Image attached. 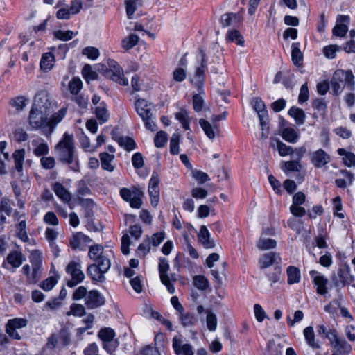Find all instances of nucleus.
Returning <instances> with one entry per match:
<instances>
[{"label":"nucleus","instance_id":"nucleus-1","mask_svg":"<svg viewBox=\"0 0 355 355\" xmlns=\"http://www.w3.org/2000/svg\"><path fill=\"white\" fill-rule=\"evenodd\" d=\"M55 152L61 163L68 165L69 168L75 172L79 171V159L72 135L65 132L55 146Z\"/></svg>","mask_w":355,"mask_h":355},{"label":"nucleus","instance_id":"nucleus-2","mask_svg":"<svg viewBox=\"0 0 355 355\" xmlns=\"http://www.w3.org/2000/svg\"><path fill=\"white\" fill-rule=\"evenodd\" d=\"M64 116V112H55L51 117L47 112H30L28 122L33 129L51 132Z\"/></svg>","mask_w":355,"mask_h":355},{"label":"nucleus","instance_id":"nucleus-3","mask_svg":"<svg viewBox=\"0 0 355 355\" xmlns=\"http://www.w3.org/2000/svg\"><path fill=\"white\" fill-rule=\"evenodd\" d=\"M354 85V76L352 71L338 69L331 79V92L335 96L340 94L345 86L353 89Z\"/></svg>","mask_w":355,"mask_h":355},{"label":"nucleus","instance_id":"nucleus-4","mask_svg":"<svg viewBox=\"0 0 355 355\" xmlns=\"http://www.w3.org/2000/svg\"><path fill=\"white\" fill-rule=\"evenodd\" d=\"M56 107L55 102L46 90L38 91L34 96L33 103L30 111H48Z\"/></svg>","mask_w":355,"mask_h":355},{"label":"nucleus","instance_id":"nucleus-5","mask_svg":"<svg viewBox=\"0 0 355 355\" xmlns=\"http://www.w3.org/2000/svg\"><path fill=\"white\" fill-rule=\"evenodd\" d=\"M120 196L121 198L129 202L130 206L134 209L141 208L143 202V192L136 187L131 188L123 187L119 191Z\"/></svg>","mask_w":355,"mask_h":355},{"label":"nucleus","instance_id":"nucleus-6","mask_svg":"<svg viewBox=\"0 0 355 355\" xmlns=\"http://www.w3.org/2000/svg\"><path fill=\"white\" fill-rule=\"evenodd\" d=\"M108 69L105 72V76L112 80L123 86L128 85V80L125 78L123 69L116 61L112 59H108L107 61Z\"/></svg>","mask_w":355,"mask_h":355},{"label":"nucleus","instance_id":"nucleus-7","mask_svg":"<svg viewBox=\"0 0 355 355\" xmlns=\"http://www.w3.org/2000/svg\"><path fill=\"white\" fill-rule=\"evenodd\" d=\"M172 348L176 355H194L193 347L180 334L173 338Z\"/></svg>","mask_w":355,"mask_h":355},{"label":"nucleus","instance_id":"nucleus-8","mask_svg":"<svg viewBox=\"0 0 355 355\" xmlns=\"http://www.w3.org/2000/svg\"><path fill=\"white\" fill-rule=\"evenodd\" d=\"M66 272L71 277V279L67 282L69 287L76 286L85 279V275L81 270L80 264L76 261H71L66 268Z\"/></svg>","mask_w":355,"mask_h":355},{"label":"nucleus","instance_id":"nucleus-9","mask_svg":"<svg viewBox=\"0 0 355 355\" xmlns=\"http://www.w3.org/2000/svg\"><path fill=\"white\" fill-rule=\"evenodd\" d=\"M331 280L336 287H344L346 284H350L354 281V277L351 275L350 268L344 265L339 268L337 274H334Z\"/></svg>","mask_w":355,"mask_h":355},{"label":"nucleus","instance_id":"nucleus-10","mask_svg":"<svg viewBox=\"0 0 355 355\" xmlns=\"http://www.w3.org/2000/svg\"><path fill=\"white\" fill-rule=\"evenodd\" d=\"M309 275L312 283L315 288V291L318 295H326L328 293L329 279L321 272L312 270L309 271Z\"/></svg>","mask_w":355,"mask_h":355},{"label":"nucleus","instance_id":"nucleus-11","mask_svg":"<svg viewBox=\"0 0 355 355\" xmlns=\"http://www.w3.org/2000/svg\"><path fill=\"white\" fill-rule=\"evenodd\" d=\"M200 54L201 55L200 66L196 68L194 78L191 80L192 83L197 87L200 93L202 90L203 83L205 80V72L207 69V56L203 49H200Z\"/></svg>","mask_w":355,"mask_h":355},{"label":"nucleus","instance_id":"nucleus-12","mask_svg":"<svg viewBox=\"0 0 355 355\" xmlns=\"http://www.w3.org/2000/svg\"><path fill=\"white\" fill-rule=\"evenodd\" d=\"M28 320L25 318H15L8 321L6 325V332L12 339L20 340L21 338L17 329L26 327Z\"/></svg>","mask_w":355,"mask_h":355},{"label":"nucleus","instance_id":"nucleus-13","mask_svg":"<svg viewBox=\"0 0 355 355\" xmlns=\"http://www.w3.org/2000/svg\"><path fill=\"white\" fill-rule=\"evenodd\" d=\"M158 269L162 283L166 286L168 291L171 294L174 293L175 287L171 284L170 277L167 274V272L169 270V264L166 258L160 257L159 259Z\"/></svg>","mask_w":355,"mask_h":355},{"label":"nucleus","instance_id":"nucleus-14","mask_svg":"<svg viewBox=\"0 0 355 355\" xmlns=\"http://www.w3.org/2000/svg\"><path fill=\"white\" fill-rule=\"evenodd\" d=\"M104 296L97 290H91L85 299V304L88 309H94L105 304Z\"/></svg>","mask_w":355,"mask_h":355},{"label":"nucleus","instance_id":"nucleus-15","mask_svg":"<svg viewBox=\"0 0 355 355\" xmlns=\"http://www.w3.org/2000/svg\"><path fill=\"white\" fill-rule=\"evenodd\" d=\"M159 179L157 173L153 172L148 184V193L150 198V203L153 207L158 205L159 199Z\"/></svg>","mask_w":355,"mask_h":355},{"label":"nucleus","instance_id":"nucleus-16","mask_svg":"<svg viewBox=\"0 0 355 355\" xmlns=\"http://www.w3.org/2000/svg\"><path fill=\"white\" fill-rule=\"evenodd\" d=\"M90 242H92V239L88 236L78 232L72 235L69 241V245L73 250H84Z\"/></svg>","mask_w":355,"mask_h":355},{"label":"nucleus","instance_id":"nucleus-17","mask_svg":"<svg viewBox=\"0 0 355 355\" xmlns=\"http://www.w3.org/2000/svg\"><path fill=\"white\" fill-rule=\"evenodd\" d=\"M349 22V17L347 15H339L336 19V25L333 28V34L336 36L343 37L348 31L347 24Z\"/></svg>","mask_w":355,"mask_h":355},{"label":"nucleus","instance_id":"nucleus-18","mask_svg":"<svg viewBox=\"0 0 355 355\" xmlns=\"http://www.w3.org/2000/svg\"><path fill=\"white\" fill-rule=\"evenodd\" d=\"M330 156L322 149H319L311 153V162L316 168H321L328 164Z\"/></svg>","mask_w":355,"mask_h":355},{"label":"nucleus","instance_id":"nucleus-19","mask_svg":"<svg viewBox=\"0 0 355 355\" xmlns=\"http://www.w3.org/2000/svg\"><path fill=\"white\" fill-rule=\"evenodd\" d=\"M33 153L37 157H43L49 153L48 144L42 138H37L31 141Z\"/></svg>","mask_w":355,"mask_h":355},{"label":"nucleus","instance_id":"nucleus-20","mask_svg":"<svg viewBox=\"0 0 355 355\" xmlns=\"http://www.w3.org/2000/svg\"><path fill=\"white\" fill-rule=\"evenodd\" d=\"M243 21L242 16L239 13L228 12L223 14L220 17L222 26L227 27L231 25L238 26Z\"/></svg>","mask_w":355,"mask_h":355},{"label":"nucleus","instance_id":"nucleus-21","mask_svg":"<svg viewBox=\"0 0 355 355\" xmlns=\"http://www.w3.org/2000/svg\"><path fill=\"white\" fill-rule=\"evenodd\" d=\"M257 116L261 128L260 139L266 140L269 136V116L268 112H257Z\"/></svg>","mask_w":355,"mask_h":355},{"label":"nucleus","instance_id":"nucleus-22","mask_svg":"<svg viewBox=\"0 0 355 355\" xmlns=\"http://www.w3.org/2000/svg\"><path fill=\"white\" fill-rule=\"evenodd\" d=\"M199 124L209 139H214L215 138L216 132L218 131V125H214L211 122L204 119H200Z\"/></svg>","mask_w":355,"mask_h":355},{"label":"nucleus","instance_id":"nucleus-23","mask_svg":"<svg viewBox=\"0 0 355 355\" xmlns=\"http://www.w3.org/2000/svg\"><path fill=\"white\" fill-rule=\"evenodd\" d=\"M111 257H113L112 250H107L106 253L103 254L94 263L98 266L103 271L107 272L111 266Z\"/></svg>","mask_w":355,"mask_h":355},{"label":"nucleus","instance_id":"nucleus-24","mask_svg":"<svg viewBox=\"0 0 355 355\" xmlns=\"http://www.w3.org/2000/svg\"><path fill=\"white\" fill-rule=\"evenodd\" d=\"M198 237L205 248H213L215 246L214 241L210 239V234L206 226H201Z\"/></svg>","mask_w":355,"mask_h":355},{"label":"nucleus","instance_id":"nucleus-25","mask_svg":"<svg viewBox=\"0 0 355 355\" xmlns=\"http://www.w3.org/2000/svg\"><path fill=\"white\" fill-rule=\"evenodd\" d=\"M303 335L307 345L313 349H318L320 347L318 342L315 340V332L311 326L306 327L303 330Z\"/></svg>","mask_w":355,"mask_h":355},{"label":"nucleus","instance_id":"nucleus-26","mask_svg":"<svg viewBox=\"0 0 355 355\" xmlns=\"http://www.w3.org/2000/svg\"><path fill=\"white\" fill-rule=\"evenodd\" d=\"M53 190L56 196L64 202H69L71 200V196L70 193L61 183L55 182L53 185Z\"/></svg>","mask_w":355,"mask_h":355},{"label":"nucleus","instance_id":"nucleus-27","mask_svg":"<svg viewBox=\"0 0 355 355\" xmlns=\"http://www.w3.org/2000/svg\"><path fill=\"white\" fill-rule=\"evenodd\" d=\"M105 273L106 272L103 271V270L95 263L91 264L87 268V274L93 281L103 282L105 280Z\"/></svg>","mask_w":355,"mask_h":355},{"label":"nucleus","instance_id":"nucleus-28","mask_svg":"<svg viewBox=\"0 0 355 355\" xmlns=\"http://www.w3.org/2000/svg\"><path fill=\"white\" fill-rule=\"evenodd\" d=\"M40 269V264H35L33 266V271L31 273L30 266L26 264L22 268L23 273L27 277V280L31 284H35L38 280V273Z\"/></svg>","mask_w":355,"mask_h":355},{"label":"nucleus","instance_id":"nucleus-29","mask_svg":"<svg viewBox=\"0 0 355 355\" xmlns=\"http://www.w3.org/2000/svg\"><path fill=\"white\" fill-rule=\"evenodd\" d=\"M277 259H279L278 254L273 252L263 254L259 261L260 268L265 269L272 266Z\"/></svg>","mask_w":355,"mask_h":355},{"label":"nucleus","instance_id":"nucleus-30","mask_svg":"<svg viewBox=\"0 0 355 355\" xmlns=\"http://www.w3.org/2000/svg\"><path fill=\"white\" fill-rule=\"evenodd\" d=\"M101 159V167L103 170L109 172H112L114 170V166L112 165V162L114 159L113 154H109L106 152L101 153L99 154Z\"/></svg>","mask_w":355,"mask_h":355},{"label":"nucleus","instance_id":"nucleus-31","mask_svg":"<svg viewBox=\"0 0 355 355\" xmlns=\"http://www.w3.org/2000/svg\"><path fill=\"white\" fill-rule=\"evenodd\" d=\"M24 260V257L21 252L12 251L10 252L7 257V261L13 268L19 267Z\"/></svg>","mask_w":355,"mask_h":355},{"label":"nucleus","instance_id":"nucleus-32","mask_svg":"<svg viewBox=\"0 0 355 355\" xmlns=\"http://www.w3.org/2000/svg\"><path fill=\"white\" fill-rule=\"evenodd\" d=\"M16 236L23 242H28L29 237L26 231V220H21L15 225Z\"/></svg>","mask_w":355,"mask_h":355},{"label":"nucleus","instance_id":"nucleus-33","mask_svg":"<svg viewBox=\"0 0 355 355\" xmlns=\"http://www.w3.org/2000/svg\"><path fill=\"white\" fill-rule=\"evenodd\" d=\"M139 116L143 119L146 129L154 132L157 130V124L153 117L152 112H139Z\"/></svg>","mask_w":355,"mask_h":355},{"label":"nucleus","instance_id":"nucleus-34","mask_svg":"<svg viewBox=\"0 0 355 355\" xmlns=\"http://www.w3.org/2000/svg\"><path fill=\"white\" fill-rule=\"evenodd\" d=\"M117 142L119 145L123 148L126 151H132L137 148V144L135 140L130 137L128 136H122L120 137Z\"/></svg>","mask_w":355,"mask_h":355},{"label":"nucleus","instance_id":"nucleus-35","mask_svg":"<svg viewBox=\"0 0 355 355\" xmlns=\"http://www.w3.org/2000/svg\"><path fill=\"white\" fill-rule=\"evenodd\" d=\"M12 157L15 162V168L19 173H22L23 171V163L25 157V150L24 149H19L16 150L13 154Z\"/></svg>","mask_w":355,"mask_h":355},{"label":"nucleus","instance_id":"nucleus-36","mask_svg":"<svg viewBox=\"0 0 355 355\" xmlns=\"http://www.w3.org/2000/svg\"><path fill=\"white\" fill-rule=\"evenodd\" d=\"M29 103V98L24 96H19L10 100V105L17 110H21Z\"/></svg>","mask_w":355,"mask_h":355},{"label":"nucleus","instance_id":"nucleus-37","mask_svg":"<svg viewBox=\"0 0 355 355\" xmlns=\"http://www.w3.org/2000/svg\"><path fill=\"white\" fill-rule=\"evenodd\" d=\"M291 48L292 61L295 66H300L302 62L303 55L300 49V43H293Z\"/></svg>","mask_w":355,"mask_h":355},{"label":"nucleus","instance_id":"nucleus-38","mask_svg":"<svg viewBox=\"0 0 355 355\" xmlns=\"http://www.w3.org/2000/svg\"><path fill=\"white\" fill-rule=\"evenodd\" d=\"M282 136L284 139L290 143H295L300 137L297 132L291 127L284 128Z\"/></svg>","mask_w":355,"mask_h":355},{"label":"nucleus","instance_id":"nucleus-39","mask_svg":"<svg viewBox=\"0 0 355 355\" xmlns=\"http://www.w3.org/2000/svg\"><path fill=\"white\" fill-rule=\"evenodd\" d=\"M287 282L289 284L298 283L300 280V270L294 266H289L287 268Z\"/></svg>","mask_w":355,"mask_h":355},{"label":"nucleus","instance_id":"nucleus-40","mask_svg":"<svg viewBox=\"0 0 355 355\" xmlns=\"http://www.w3.org/2000/svg\"><path fill=\"white\" fill-rule=\"evenodd\" d=\"M277 242L272 239H266L260 237L257 243V247L261 250L273 249L276 247Z\"/></svg>","mask_w":355,"mask_h":355},{"label":"nucleus","instance_id":"nucleus-41","mask_svg":"<svg viewBox=\"0 0 355 355\" xmlns=\"http://www.w3.org/2000/svg\"><path fill=\"white\" fill-rule=\"evenodd\" d=\"M54 58L51 53H44L40 61V67L43 71H49L53 66Z\"/></svg>","mask_w":355,"mask_h":355},{"label":"nucleus","instance_id":"nucleus-42","mask_svg":"<svg viewBox=\"0 0 355 355\" xmlns=\"http://www.w3.org/2000/svg\"><path fill=\"white\" fill-rule=\"evenodd\" d=\"M135 108L136 111H150L153 109V105L145 98L136 97Z\"/></svg>","mask_w":355,"mask_h":355},{"label":"nucleus","instance_id":"nucleus-43","mask_svg":"<svg viewBox=\"0 0 355 355\" xmlns=\"http://www.w3.org/2000/svg\"><path fill=\"white\" fill-rule=\"evenodd\" d=\"M98 338L103 341H111L114 339L115 332L110 327L102 328L98 333Z\"/></svg>","mask_w":355,"mask_h":355},{"label":"nucleus","instance_id":"nucleus-44","mask_svg":"<svg viewBox=\"0 0 355 355\" xmlns=\"http://www.w3.org/2000/svg\"><path fill=\"white\" fill-rule=\"evenodd\" d=\"M106 253L103 248L101 245H94L89 247L88 256L91 259L95 261L98 259L103 254Z\"/></svg>","mask_w":355,"mask_h":355},{"label":"nucleus","instance_id":"nucleus-45","mask_svg":"<svg viewBox=\"0 0 355 355\" xmlns=\"http://www.w3.org/2000/svg\"><path fill=\"white\" fill-rule=\"evenodd\" d=\"M86 314L85 308L83 304L73 303L70 306V311L67 312V315H73L82 317Z\"/></svg>","mask_w":355,"mask_h":355},{"label":"nucleus","instance_id":"nucleus-46","mask_svg":"<svg viewBox=\"0 0 355 355\" xmlns=\"http://www.w3.org/2000/svg\"><path fill=\"white\" fill-rule=\"evenodd\" d=\"M193 283L195 287L202 291L206 290L209 286L208 279L202 275L195 276Z\"/></svg>","mask_w":355,"mask_h":355},{"label":"nucleus","instance_id":"nucleus-47","mask_svg":"<svg viewBox=\"0 0 355 355\" xmlns=\"http://www.w3.org/2000/svg\"><path fill=\"white\" fill-rule=\"evenodd\" d=\"M227 40L232 42H235L238 45L242 46L244 43L243 37L236 30L230 31L227 34Z\"/></svg>","mask_w":355,"mask_h":355},{"label":"nucleus","instance_id":"nucleus-48","mask_svg":"<svg viewBox=\"0 0 355 355\" xmlns=\"http://www.w3.org/2000/svg\"><path fill=\"white\" fill-rule=\"evenodd\" d=\"M230 96L229 92H218L216 97V102L220 108L228 109L225 105L229 103L227 97Z\"/></svg>","mask_w":355,"mask_h":355},{"label":"nucleus","instance_id":"nucleus-49","mask_svg":"<svg viewBox=\"0 0 355 355\" xmlns=\"http://www.w3.org/2000/svg\"><path fill=\"white\" fill-rule=\"evenodd\" d=\"M138 40L139 37L137 35L131 34L122 40V46L125 49H130L137 44Z\"/></svg>","mask_w":355,"mask_h":355},{"label":"nucleus","instance_id":"nucleus-50","mask_svg":"<svg viewBox=\"0 0 355 355\" xmlns=\"http://www.w3.org/2000/svg\"><path fill=\"white\" fill-rule=\"evenodd\" d=\"M61 338L63 340V345H68L69 339L67 337H58L57 335L53 334L48 339V343L46 344L47 347L49 349L55 348L57 346L59 340Z\"/></svg>","mask_w":355,"mask_h":355},{"label":"nucleus","instance_id":"nucleus-51","mask_svg":"<svg viewBox=\"0 0 355 355\" xmlns=\"http://www.w3.org/2000/svg\"><path fill=\"white\" fill-rule=\"evenodd\" d=\"M40 164L42 168L46 170H51L54 168L56 164V162L53 157L43 156L40 159Z\"/></svg>","mask_w":355,"mask_h":355},{"label":"nucleus","instance_id":"nucleus-52","mask_svg":"<svg viewBox=\"0 0 355 355\" xmlns=\"http://www.w3.org/2000/svg\"><path fill=\"white\" fill-rule=\"evenodd\" d=\"M83 87V83L78 78H73L69 83V89L73 94H77Z\"/></svg>","mask_w":355,"mask_h":355},{"label":"nucleus","instance_id":"nucleus-53","mask_svg":"<svg viewBox=\"0 0 355 355\" xmlns=\"http://www.w3.org/2000/svg\"><path fill=\"white\" fill-rule=\"evenodd\" d=\"M57 282L58 278L55 276H51L42 282L40 286L43 290L49 291L55 286Z\"/></svg>","mask_w":355,"mask_h":355},{"label":"nucleus","instance_id":"nucleus-54","mask_svg":"<svg viewBox=\"0 0 355 355\" xmlns=\"http://www.w3.org/2000/svg\"><path fill=\"white\" fill-rule=\"evenodd\" d=\"M333 347L343 353H349L352 350L351 345L343 338H339Z\"/></svg>","mask_w":355,"mask_h":355},{"label":"nucleus","instance_id":"nucleus-55","mask_svg":"<svg viewBox=\"0 0 355 355\" xmlns=\"http://www.w3.org/2000/svg\"><path fill=\"white\" fill-rule=\"evenodd\" d=\"M82 54L87 56L89 59L96 60L98 58L100 53L97 48L87 46L83 49Z\"/></svg>","mask_w":355,"mask_h":355},{"label":"nucleus","instance_id":"nucleus-56","mask_svg":"<svg viewBox=\"0 0 355 355\" xmlns=\"http://www.w3.org/2000/svg\"><path fill=\"white\" fill-rule=\"evenodd\" d=\"M138 252L139 256L145 257L150 252V237H147L144 241L138 246Z\"/></svg>","mask_w":355,"mask_h":355},{"label":"nucleus","instance_id":"nucleus-57","mask_svg":"<svg viewBox=\"0 0 355 355\" xmlns=\"http://www.w3.org/2000/svg\"><path fill=\"white\" fill-rule=\"evenodd\" d=\"M79 140L80 146L85 151L94 152L96 150V147L91 146L89 137L86 136L84 133L81 135V136L79 138Z\"/></svg>","mask_w":355,"mask_h":355},{"label":"nucleus","instance_id":"nucleus-58","mask_svg":"<svg viewBox=\"0 0 355 355\" xmlns=\"http://www.w3.org/2000/svg\"><path fill=\"white\" fill-rule=\"evenodd\" d=\"M281 268L279 267H275L272 271L268 272L266 273V275L268 278V280L271 282V286H272L273 284L277 283L279 282L280 275H281Z\"/></svg>","mask_w":355,"mask_h":355},{"label":"nucleus","instance_id":"nucleus-59","mask_svg":"<svg viewBox=\"0 0 355 355\" xmlns=\"http://www.w3.org/2000/svg\"><path fill=\"white\" fill-rule=\"evenodd\" d=\"M167 141V135L165 132H158L154 139L155 146L157 148H162Z\"/></svg>","mask_w":355,"mask_h":355},{"label":"nucleus","instance_id":"nucleus-60","mask_svg":"<svg viewBox=\"0 0 355 355\" xmlns=\"http://www.w3.org/2000/svg\"><path fill=\"white\" fill-rule=\"evenodd\" d=\"M277 149L280 156L282 157L292 155L294 153L293 148L291 146H287L280 141H277Z\"/></svg>","mask_w":355,"mask_h":355},{"label":"nucleus","instance_id":"nucleus-61","mask_svg":"<svg viewBox=\"0 0 355 355\" xmlns=\"http://www.w3.org/2000/svg\"><path fill=\"white\" fill-rule=\"evenodd\" d=\"M207 326L209 331H215L217 327V319L214 313L211 311H207Z\"/></svg>","mask_w":355,"mask_h":355},{"label":"nucleus","instance_id":"nucleus-62","mask_svg":"<svg viewBox=\"0 0 355 355\" xmlns=\"http://www.w3.org/2000/svg\"><path fill=\"white\" fill-rule=\"evenodd\" d=\"M180 320L181 323L184 327L191 326L195 322V318L191 313H183L180 312Z\"/></svg>","mask_w":355,"mask_h":355},{"label":"nucleus","instance_id":"nucleus-63","mask_svg":"<svg viewBox=\"0 0 355 355\" xmlns=\"http://www.w3.org/2000/svg\"><path fill=\"white\" fill-rule=\"evenodd\" d=\"M175 118L182 123L184 130H187L190 129V121L187 115V112H177L175 114Z\"/></svg>","mask_w":355,"mask_h":355},{"label":"nucleus","instance_id":"nucleus-64","mask_svg":"<svg viewBox=\"0 0 355 355\" xmlns=\"http://www.w3.org/2000/svg\"><path fill=\"white\" fill-rule=\"evenodd\" d=\"M132 164L135 169H139L144 165V157L141 153H135L132 157Z\"/></svg>","mask_w":355,"mask_h":355}]
</instances>
